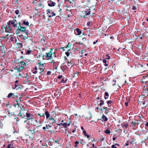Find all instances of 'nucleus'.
<instances>
[{"instance_id":"32","label":"nucleus","mask_w":148,"mask_h":148,"mask_svg":"<svg viewBox=\"0 0 148 148\" xmlns=\"http://www.w3.org/2000/svg\"><path fill=\"white\" fill-rule=\"evenodd\" d=\"M105 132L106 134H109L110 133V131L108 130H106V131H105Z\"/></svg>"},{"instance_id":"45","label":"nucleus","mask_w":148,"mask_h":148,"mask_svg":"<svg viewBox=\"0 0 148 148\" xmlns=\"http://www.w3.org/2000/svg\"><path fill=\"white\" fill-rule=\"evenodd\" d=\"M79 143V142L77 141H76L75 142V144L76 145L75 146V147H77V145Z\"/></svg>"},{"instance_id":"33","label":"nucleus","mask_w":148,"mask_h":148,"mask_svg":"<svg viewBox=\"0 0 148 148\" xmlns=\"http://www.w3.org/2000/svg\"><path fill=\"white\" fill-rule=\"evenodd\" d=\"M3 127V125L2 123L0 121V128L2 129Z\"/></svg>"},{"instance_id":"15","label":"nucleus","mask_w":148,"mask_h":148,"mask_svg":"<svg viewBox=\"0 0 148 148\" xmlns=\"http://www.w3.org/2000/svg\"><path fill=\"white\" fill-rule=\"evenodd\" d=\"M101 118L105 121H107L108 120V118L104 115H103Z\"/></svg>"},{"instance_id":"49","label":"nucleus","mask_w":148,"mask_h":148,"mask_svg":"<svg viewBox=\"0 0 148 148\" xmlns=\"http://www.w3.org/2000/svg\"><path fill=\"white\" fill-rule=\"evenodd\" d=\"M62 77V75H59V76H58V78L59 79H61Z\"/></svg>"},{"instance_id":"9","label":"nucleus","mask_w":148,"mask_h":148,"mask_svg":"<svg viewBox=\"0 0 148 148\" xmlns=\"http://www.w3.org/2000/svg\"><path fill=\"white\" fill-rule=\"evenodd\" d=\"M56 3L50 0L48 2V5L49 6H54L56 5Z\"/></svg>"},{"instance_id":"19","label":"nucleus","mask_w":148,"mask_h":148,"mask_svg":"<svg viewBox=\"0 0 148 148\" xmlns=\"http://www.w3.org/2000/svg\"><path fill=\"white\" fill-rule=\"evenodd\" d=\"M32 121H34L36 122L35 123L36 125H38V123H41V122L40 121H37L36 120H34L33 119V120H32Z\"/></svg>"},{"instance_id":"10","label":"nucleus","mask_w":148,"mask_h":148,"mask_svg":"<svg viewBox=\"0 0 148 148\" xmlns=\"http://www.w3.org/2000/svg\"><path fill=\"white\" fill-rule=\"evenodd\" d=\"M48 61V62L49 63H53V65H54V64H55V61L53 59V58H47L46 59Z\"/></svg>"},{"instance_id":"18","label":"nucleus","mask_w":148,"mask_h":148,"mask_svg":"<svg viewBox=\"0 0 148 148\" xmlns=\"http://www.w3.org/2000/svg\"><path fill=\"white\" fill-rule=\"evenodd\" d=\"M18 82V80H16L15 82V88H16V89H18L20 87H18V86L16 84Z\"/></svg>"},{"instance_id":"62","label":"nucleus","mask_w":148,"mask_h":148,"mask_svg":"<svg viewBox=\"0 0 148 148\" xmlns=\"http://www.w3.org/2000/svg\"><path fill=\"white\" fill-rule=\"evenodd\" d=\"M145 125L148 127V122L146 123Z\"/></svg>"},{"instance_id":"43","label":"nucleus","mask_w":148,"mask_h":148,"mask_svg":"<svg viewBox=\"0 0 148 148\" xmlns=\"http://www.w3.org/2000/svg\"><path fill=\"white\" fill-rule=\"evenodd\" d=\"M48 119V120H49V121L53 119L51 116H50L49 117V118Z\"/></svg>"},{"instance_id":"17","label":"nucleus","mask_w":148,"mask_h":148,"mask_svg":"<svg viewBox=\"0 0 148 148\" xmlns=\"http://www.w3.org/2000/svg\"><path fill=\"white\" fill-rule=\"evenodd\" d=\"M85 14L86 15H89L90 14V9H89L87 11H85Z\"/></svg>"},{"instance_id":"44","label":"nucleus","mask_w":148,"mask_h":148,"mask_svg":"<svg viewBox=\"0 0 148 148\" xmlns=\"http://www.w3.org/2000/svg\"><path fill=\"white\" fill-rule=\"evenodd\" d=\"M111 147L112 148H117L116 147L115 145H112Z\"/></svg>"},{"instance_id":"51","label":"nucleus","mask_w":148,"mask_h":148,"mask_svg":"<svg viewBox=\"0 0 148 148\" xmlns=\"http://www.w3.org/2000/svg\"><path fill=\"white\" fill-rule=\"evenodd\" d=\"M38 66L36 65V66H35L34 69L35 70H36L38 69Z\"/></svg>"},{"instance_id":"42","label":"nucleus","mask_w":148,"mask_h":148,"mask_svg":"<svg viewBox=\"0 0 148 148\" xmlns=\"http://www.w3.org/2000/svg\"><path fill=\"white\" fill-rule=\"evenodd\" d=\"M90 23L91 22L90 21L88 22L87 23V25L88 26H89L90 25Z\"/></svg>"},{"instance_id":"22","label":"nucleus","mask_w":148,"mask_h":148,"mask_svg":"<svg viewBox=\"0 0 148 148\" xmlns=\"http://www.w3.org/2000/svg\"><path fill=\"white\" fill-rule=\"evenodd\" d=\"M55 121V120L53 119L50 121H49V123L50 124H52Z\"/></svg>"},{"instance_id":"27","label":"nucleus","mask_w":148,"mask_h":148,"mask_svg":"<svg viewBox=\"0 0 148 148\" xmlns=\"http://www.w3.org/2000/svg\"><path fill=\"white\" fill-rule=\"evenodd\" d=\"M31 51H32L31 50H27L26 51V53L27 55H29L31 53Z\"/></svg>"},{"instance_id":"55","label":"nucleus","mask_w":148,"mask_h":148,"mask_svg":"<svg viewBox=\"0 0 148 148\" xmlns=\"http://www.w3.org/2000/svg\"><path fill=\"white\" fill-rule=\"evenodd\" d=\"M125 104L126 106H128V102H125Z\"/></svg>"},{"instance_id":"57","label":"nucleus","mask_w":148,"mask_h":148,"mask_svg":"<svg viewBox=\"0 0 148 148\" xmlns=\"http://www.w3.org/2000/svg\"><path fill=\"white\" fill-rule=\"evenodd\" d=\"M37 73V71H34L33 72V73L34 74H35L36 73Z\"/></svg>"},{"instance_id":"39","label":"nucleus","mask_w":148,"mask_h":148,"mask_svg":"<svg viewBox=\"0 0 148 148\" xmlns=\"http://www.w3.org/2000/svg\"><path fill=\"white\" fill-rule=\"evenodd\" d=\"M11 144H9L7 147V148H14L13 147H11Z\"/></svg>"},{"instance_id":"6","label":"nucleus","mask_w":148,"mask_h":148,"mask_svg":"<svg viewBox=\"0 0 148 148\" xmlns=\"http://www.w3.org/2000/svg\"><path fill=\"white\" fill-rule=\"evenodd\" d=\"M71 124L70 122L68 123H61L60 124H57L58 125L60 126L61 125H62L65 128H66L67 126H69Z\"/></svg>"},{"instance_id":"13","label":"nucleus","mask_w":148,"mask_h":148,"mask_svg":"<svg viewBox=\"0 0 148 148\" xmlns=\"http://www.w3.org/2000/svg\"><path fill=\"white\" fill-rule=\"evenodd\" d=\"M27 112V110H21L20 113H19V115L20 116H23V113H25V112Z\"/></svg>"},{"instance_id":"36","label":"nucleus","mask_w":148,"mask_h":148,"mask_svg":"<svg viewBox=\"0 0 148 148\" xmlns=\"http://www.w3.org/2000/svg\"><path fill=\"white\" fill-rule=\"evenodd\" d=\"M15 12L16 14L18 15L19 13V11L18 10H16L15 11Z\"/></svg>"},{"instance_id":"41","label":"nucleus","mask_w":148,"mask_h":148,"mask_svg":"<svg viewBox=\"0 0 148 148\" xmlns=\"http://www.w3.org/2000/svg\"><path fill=\"white\" fill-rule=\"evenodd\" d=\"M65 54L67 56H69L70 55L69 53L68 52H66Z\"/></svg>"},{"instance_id":"25","label":"nucleus","mask_w":148,"mask_h":148,"mask_svg":"<svg viewBox=\"0 0 148 148\" xmlns=\"http://www.w3.org/2000/svg\"><path fill=\"white\" fill-rule=\"evenodd\" d=\"M47 14L49 15V14L51 13H52V11L49 9H47Z\"/></svg>"},{"instance_id":"40","label":"nucleus","mask_w":148,"mask_h":148,"mask_svg":"<svg viewBox=\"0 0 148 148\" xmlns=\"http://www.w3.org/2000/svg\"><path fill=\"white\" fill-rule=\"evenodd\" d=\"M71 44L70 43H69L68 45L66 46V48H67L70 47L71 46Z\"/></svg>"},{"instance_id":"48","label":"nucleus","mask_w":148,"mask_h":148,"mask_svg":"<svg viewBox=\"0 0 148 148\" xmlns=\"http://www.w3.org/2000/svg\"><path fill=\"white\" fill-rule=\"evenodd\" d=\"M136 7L135 6H134L132 8V9L133 10H135L136 9Z\"/></svg>"},{"instance_id":"46","label":"nucleus","mask_w":148,"mask_h":148,"mask_svg":"<svg viewBox=\"0 0 148 148\" xmlns=\"http://www.w3.org/2000/svg\"><path fill=\"white\" fill-rule=\"evenodd\" d=\"M39 69L40 70V73L41 72H42L44 71V69H43L42 68L41 69Z\"/></svg>"},{"instance_id":"14","label":"nucleus","mask_w":148,"mask_h":148,"mask_svg":"<svg viewBox=\"0 0 148 148\" xmlns=\"http://www.w3.org/2000/svg\"><path fill=\"white\" fill-rule=\"evenodd\" d=\"M45 115L47 119H48L50 116V114L48 111H45Z\"/></svg>"},{"instance_id":"60","label":"nucleus","mask_w":148,"mask_h":148,"mask_svg":"<svg viewBox=\"0 0 148 148\" xmlns=\"http://www.w3.org/2000/svg\"><path fill=\"white\" fill-rule=\"evenodd\" d=\"M107 108V107H103V109H105L106 110Z\"/></svg>"},{"instance_id":"47","label":"nucleus","mask_w":148,"mask_h":148,"mask_svg":"<svg viewBox=\"0 0 148 148\" xmlns=\"http://www.w3.org/2000/svg\"><path fill=\"white\" fill-rule=\"evenodd\" d=\"M51 74V71H48L47 72V75H49Z\"/></svg>"},{"instance_id":"26","label":"nucleus","mask_w":148,"mask_h":148,"mask_svg":"<svg viewBox=\"0 0 148 148\" xmlns=\"http://www.w3.org/2000/svg\"><path fill=\"white\" fill-rule=\"evenodd\" d=\"M123 127H125L126 128H127L128 126V124L123 123Z\"/></svg>"},{"instance_id":"3","label":"nucleus","mask_w":148,"mask_h":148,"mask_svg":"<svg viewBox=\"0 0 148 148\" xmlns=\"http://www.w3.org/2000/svg\"><path fill=\"white\" fill-rule=\"evenodd\" d=\"M38 130L36 129V127H32L29 129L28 132L29 134L31 135H34L35 133L36 132H38Z\"/></svg>"},{"instance_id":"38","label":"nucleus","mask_w":148,"mask_h":148,"mask_svg":"<svg viewBox=\"0 0 148 148\" xmlns=\"http://www.w3.org/2000/svg\"><path fill=\"white\" fill-rule=\"evenodd\" d=\"M38 115L39 116H43L44 117H45V114H38Z\"/></svg>"},{"instance_id":"34","label":"nucleus","mask_w":148,"mask_h":148,"mask_svg":"<svg viewBox=\"0 0 148 148\" xmlns=\"http://www.w3.org/2000/svg\"><path fill=\"white\" fill-rule=\"evenodd\" d=\"M106 59L109 60L110 59V56L108 54H107L106 55Z\"/></svg>"},{"instance_id":"24","label":"nucleus","mask_w":148,"mask_h":148,"mask_svg":"<svg viewBox=\"0 0 148 148\" xmlns=\"http://www.w3.org/2000/svg\"><path fill=\"white\" fill-rule=\"evenodd\" d=\"M56 14L54 13L53 12H52V14H51V15H49V17H51L53 16H56Z\"/></svg>"},{"instance_id":"31","label":"nucleus","mask_w":148,"mask_h":148,"mask_svg":"<svg viewBox=\"0 0 148 148\" xmlns=\"http://www.w3.org/2000/svg\"><path fill=\"white\" fill-rule=\"evenodd\" d=\"M38 6L41 7L42 8H44V5L43 4H42L41 3H40L38 4Z\"/></svg>"},{"instance_id":"12","label":"nucleus","mask_w":148,"mask_h":148,"mask_svg":"<svg viewBox=\"0 0 148 148\" xmlns=\"http://www.w3.org/2000/svg\"><path fill=\"white\" fill-rule=\"evenodd\" d=\"M75 33H77L76 35H80L82 33V31L79 29L77 28L75 30Z\"/></svg>"},{"instance_id":"20","label":"nucleus","mask_w":148,"mask_h":148,"mask_svg":"<svg viewBox=\"0 0 148 148\" xmlns=\"http://www.w3.org/2000/svg\"><path fill=\"white\" fill-rule=\"evenodd\" d=\"M105 96L104 97V98L105 99H106L108 97V96H109L108 93L107 92H105Z\"/></svg>"},{"instance_id":"56","label":"nucleus","mask_w":148,"mask_h":148,"mask_svg":"<svg viewBox=\"0 0 148 148\" xmlns=\"http://www.w3.org/2000/svg\"><path fill=\"white\" fill-rule=\"evenodd\" d=\"M25 114H26L25 113H23V116H24L23 117H22V118H23L25 116Z\"/></svg>"},{"instance_id":"54","label":"nucleus","mask_w":148,"mask_h":148,"mask_svg":"<svg viewBox=\"0 0 148 148\" xmlns=\"http://www.w3.org/2000/svg\"><path fill=\"white\" fill-rule=\"evenodd\" d=\"M92 146L93 147V148H96V147L95 146V145H94V144H92Z\"/></svg>"},{"instance_id":"16","label":"nucleus","mask_w":148,"mask_h":148,"mask_svg":"<svg viewBox=\"0 0 148 148\" xmlns=\"http://www.w3.org/2000/svg\"><path fill=\"white\" fill-rule=\"evenodd\" d=\"M83 132L84 134V135H85V136H86L87 138L89 139L90 138V136L88 135L85 131H83Z\"/></svg>"},{"instance_id":"63","label":"nucleus","mask_w":148,"mask_h":148,"mask_svg":"<svg viewBox=\"0 0 148 148\" xmlns=\"http://www.w3.org/2000/svg\"><path fill=\"white\" fill-rule=\"evenodd\" d=\"M116 138H115V137H113V138H112V140L113 141H114L115 140H116Z\"/></svg>"},{"instance_id":"21","label":"nucleus","mask_w":148,"mask_h":148,"mask_svg":"<svg viewBox=\"0 0 148 148\" xmlns=\"http://www.w3.org/2000/svg\"><path fill=\"white\" fill-rule=\"evenodd\" d=\"M68 66L69 67H72V65L71 64V61L70 60L68 61Z\"/></svg>"},{"instance_id":"28","label":"nucleus","mask_w":148,"mask_h":148,"mask_svg":"<svg viewBox=\"0 0 148 148\" xmlns=\"http://www.w3.org/2000/svg\"><path fill=\"white\" fill-rule=\"evenodd\" d=\"M104 104V101L103 100H101L100 101V102L99 104V106H101L102 105H103Z\"/></svg>"},{"instance_id":"35","label":"nucleus","mask_w":148,"mask_h":148,"mask_svg":"<svg viewBox=\"0 0 148 148\" xmlns=\"http://www.w3.org/2000/svg\"><path fill=\"white\" fill-rule=\"evenodd\" d=\"M112 101H107V103L108 104V106L109 107V104H111Z\"/></svg>"},{"instance_id":"8","label":"nucleus","mask_w":148,"mask_h":148,"mask_svg":"<svg viewBox=\"0 0 148 148\" xmlns=\"http://www.w3.org/2000/svg\"><path fill=\"white\" fill-rule=\"evenodd\" d=\"M27 111L26 112H25L26 115L28 117V118L27 119V120H30L31 119L32 120H33V118L32 117V115L31 114L27 113Z\"/></svg>"},{"instance_id":"7","label":"nucleus","mask_w":148,"mask_h":148,"mask_svg":"<svg viewBox=\"0 0 148 148\" xmlns=\"http://www.w3.org/2000/svg\"><path fill=\"white\" fill-rule=\"evenodd\" d=\"M19 26L18 27V29L19 31L21 32H24L26 30V28L22 26L19 23Z\"/></svg>"},{"instance_id":"23","label":"nucleus","mask_w":148,"mask_h":148,"mask_svg":"<svg viewBox=\"0 0 148 148\" xmlns=\"http://www.w3.org/2000/svg\"><path fill=\"white\" fill-rule=\"evenodd\" d=\"M23 24L26 25H29V23L28 21H23Z\"/></svg>"},{"instance_id":"1","label":"nucleus","mask_w":148,"mask_h":148,"mask_svg":"<svg viewBox=\"0 0 148 148\" xmlns=\"http://www.w3.org/2000/svg\"><path fill=\"white\" fill-rule=\"evenodd\" d=\"M26 64L23 62H21L19 65L16 67V69L18 71L20 72L23 70L24 69V67L26 66Z\"/></svg>"},{"instance_id":"58","label":"nucleus","mask_w":148,"mask_h":148,"mask_svg":"<svg viewBox=\"0 0 148 148\" xmlns=\"http://www.w3.org/2000/svg\"><path fill=\"white\" fill-rule=\"evenodd\" d=\"M75 130H76V129H75L73 130L72 131V132L73 133H74L75 132Z\"/></svg>"},{"instance_id":"30","label":"nucleus","mask_w":148,"mask_h":148,"mask_svg":"<svg viewBox=\"0 0 148 148\" xmlns=\"http://www.w3.org/2000/svg\"><path fill=\"white\" fill-rule=\"evenodd\" d=\"M14 94L13 93H10L8 95L7 97L8 98H10V97H11L12 95H13Z\"/></svg>"},{"instance_id":"59","label":"nucleus","mask_w":148,"mask_h":148,"mask_svg":"<svg viewBox=\"0 0 148 148\" xmlns=\"http://www.w3.org/2000/svg\"><path fill=\"white\" fill-rule=\"evenodd\" d=\"M98 42V40H96V42H93V44L94 45H95V44H96V43Z\"/></svg>"},{"instance_id":"64","label":"nucleus","mask_w":148,"mask_h":148,"mask_svg":"<svg viewBox=\"0 0 148 148\" xmlns=\"http://www.w3.org/2000/svg\"><path fill=\"white\" fill-rule=\"evenodd\" d=\"M100 148H110L109 147H100Z\"/></svg>"},{"instance_id":"4","label":"nucleus","mask_w":148,"mask_h":148,"mask_svg":"<svg viewBox=\"0 0 148 148\" xmlns=\"http://www.w3.org/2000/svg\"><path fill=\"white\" fill-rule=\"evenodd\" d=\"M52 50L51 49L49 51L48 53H46L45 54V57L47 58H53L52 55L53 53L52 52Z\"/></svg>"},{"instance_id":"29","label":"nucleus","mask_w":148,"mask_h":148,"mask_svg":"<svg viewBox=\"0 0 148 148\" xmlns=\"http://www.w3.org/2000/svg\"><path fill=\"white\" fill-rule=\"evenodd\" d=\"M52 125L51 124H49L48 125H46V127L47 128V129H48L49 128H50L51 127H52Z\"/></svg>"},{"instance_id":"61","label":"nucleus","mask_w":148,"mask_h":148,"mask_svg":"<svg viewBox=\"0 0 148 148\" xmlns=\"http://www.w3.org/2000/svg\"><path fill=\"white\" fill-rule=\"evenodd\" d=\"M10 114L11 115H14V112H12Z\"/></svg>"},{"instance_id":"5","label":"nucleus","mask_w":148,"mask_h":148,"mask_svg":"<svg viewBox=\"0 0 148 148\" xmlns=\"http://www.w3.org/2000/svg\"><path fill=\"white\" fill-rule=\"evenodd\" d=\"M8 23L13 25L14 27H16L17 25L16 21V20H14L13 21H10L8 22Z\"/></svg>"},{"instance_id":"53","label":"nucleus","mask_w":148,"mask_h":148,"mask_svg":"<svg viewBox=\"0 0 148 148\" xmlns=\"http://www.w3.org/2000/svg\"><path fill=\"white\" fill-rule=\"evenodd\" d=\"M132 124L134 125H136V123H135V122H132Z\"/></svg>"},{"instance_id":"2","label":"nucleus","mask_w":148,"mask_h":148,"mask_svg":"<svg viewBox=\"0 0 148 148\" xmlns=\"http://www.w3.org/2000/svg\"><path fill=\"white\" fill-rule=\"evenodd\" d=\"M12 26H11L10 24L7 23V25L5 28V32L8 33H12Z\"/></svg>"},{"instance_id":"37","label":"nucleus","mask_w":148,"mask_h":148,"mask_svg":"<svg viewBox=\"0 0 148 148\" xmlns=\"http://www.w3.org/2000/svg\"><path fill=\"white\" fill-rule=\"evenodd\" d=\"M39 56H42L43 57V60H45V58H44V55H42V53H40L39 54Z\"/></svg>"},{"instance_id":"50","label":"nucleus","mask_w":148,"mask_h":148,"mask_svg":"<svg viewBox=\"0 0 148 148\" xmlns=\"http://www.w3.org/2000/svg\"><path fill=\"white\" fill-rule=\"evenodd\" d=\"M66 82V81H64V79H62L61 81V82H63V83H65Z\"/></svg>"},{"instance_id":"11","label":"nucleus","mask_w":148,"mask_h":148,"mask_svg":"<svg viewBox=\"0 0 148 148\" xmlns=\"http://www.w3.org/2000/svg\"><path fill=\"white\" fill-rule=\"evenodd\" d=\"M37 65L38 66V69H44V64H42V63L40 62V63H38L37 64Z\"/></svg>"},{"instance_id":"52","label":"nucleus","mask_w":148,"mask_h":148,"mask_svg":"<svg viewBox=\"0 0 148 148\" xmlns=\"http://www.w3.org/2000/svg\"><path fill=\"white\" fill-rule=\"evenodd\" d=\"M103 62L104 63H106V60H103Z\"/></svg>"}]
</instances>
